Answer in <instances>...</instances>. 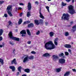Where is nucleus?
Here are the masks:
<instances>
[{"label":"nucleus","instance_id":"obj_1","mask_svg":"<svg viewBox=\"0 0 76 76\" xmlns=\"http://www.w3.org/2000/svg\"><path fill=\"white\" fill-rule=\"evenodd\" d=\"M45 47L47 50H53L56 48V46L51 41L48 42L45 44Z\"/></svg>","mask_w":76,"mask_h":76},{"label":"nucleus","instance_id":"obj_2","mask_svg":"<svg viewBox=\"0 0 76 76\" xmlns=\"http://www.w3.org/2000/svg\"><path fill=\"white\" fill-rule=\"evenodd\" d=\"M25 58L23 60V62L25 63L28 61V59L30 60H32L34 59V56H31L29 57L28 55H26L25 56Z\"/></svg>","mask_w":76,"mask_h":76},{"label":"nucleus","instance_id":"obj_3","mask_svg":"<svg viewBox=\"0 0 76 76\" xmlns=\"http://www.w3.org/2000/svg\"><path fill=\"white\" fill-rule=\"evenodd\" d=\"M12 5H9L7 8V10H8L7 11V13L9 14V15H10V16H11V17L13 16V15H12V14L11 12L10 11L12 10Z\"/></svg>","mask_w":76,"mask_h":76},{"label":"nucleus","instance_id":"obj_4","mask_svg":"<svg viewBox=\"0 0 76 76\" xmlns=\"http://www.w3.org/2000/svg\"><path fill=\"white\" fill-rule=\"evenodd\" d=\"M9 37L11 39H14V40H15V41H19V38L14 37H13V35H12V32L10 31L9 34Z\"/></svg>","mask_w":76,"mask_h":76},{"label":"nucleus","instance_id":"obj_5","mask_svg":"<svg viewBox=\"0 0 76 76\" xmlns=\"http://www.w3.org/2000/svg\"><path fill=\"white\" fill-rule=\"evenodd\" d=\"M69 9V12L71 14H73L75 13V10L73 9V7L72 5H70L68 7Z\"/></svg>","mask_w":76,"mask_h":76},{"label":"nucleus","instance_id":"obj_6","mask_svg":"<svg viewBox=\"0 0 76 76\" xmlns=\"http://www.w3.org/2000/svg\"><path fill=\"white\" fill-rule=\"evenodd\" d=\"M69 15L68 14H64L62 17V19L64 20H68L69 19Z\"/></svg>","mask_w":76,"mask_h":76},{"label":"nucleus","instance_id":"obj_7","mask_svg":"<svg viewBox=\"0 0 76 76\" xmlns=\"http://www.w3.org/2000/svg\"><path fill=\"white\" fill-rule=\"evenodd\" d=\"M3 32V30L2 29H1L0 30V36H1V35H2ZM2 39L3 38H2V37H0V41H1V40H2Z\"/></svg>","mask_w":76,"mask_h":76},{"label":"nucleus","instance_id":"obj_8","mask_svg":"<svg viewBox=\"0 0 76 76\" xmlns=\"http://www.w3.org/2000/svg\"><path fill=\"white\" fill-rule=\"evenodd\" d=\"M58 38H56L54 40V43L55 45H58Z\"/></svg>","mask_w":76,"mask_h":76},{"label":"nucleus","instance_id":"obj_9","mask_svg":"<svg viewBox=\"0 0 76 76\" xmlns=\"http://www.w3.org/2000/svg\"><path fill=\"white\" fill-rule=\"evenodd\" d=\"M52 58L54 61H56L58 58V56L56 55H53L52 56Z\"/></svg>","mask_w":76,"mask_h":76},{"label":"nucleus","instance_id":"obj_10","mask_svg":"<svg viewBox=\"0 0 76 76\" xmlns=\"http://www.w3.org/2000/svg\"><path fill=\"white\" fill-rule=\"evenodd\" d=\"M59 62L60 63H65V60L64 59L61 58L59 59Z\"/></svg>","mask_w":76,"mask_h":76},{"label":"nucleus","instance_id":"obj_11","mask_svg":"<svg viewBox=\"0 0 76 76\" xmlns=\"http://www.w3.org/2000/svg\"><path fill=\"white\" fill-rule=\"evenodd\" d=\"M28 10H30L31 9V3L29 2L28 3Z\"/></svg>","mask_w":76,"mask_h":76},{"label":"nucleus","instance_id":"obj_12","mask_svg":"<svg viewBox=\"0 0 76 76\" xmlns=\"http://www.w3.org/2000/svg\"><path fill=\"white\" fill-rule=\"evenodd\" d=\"M10 68L12 69V72L15 71V70H16V68H15V67L14 66H10Z\"/></svg>","mask_w":76,"mask_h":76},{"label":"nucleus","instance_id":"obj_13","mask_svg":"<svg viewBox=\"0 0 76 76\" xmlns=\"http://www.w3.org/2000/svg\"><path fill=\"white\" fill-rule=\"evenodd\" d=\"M64 47L66 48H71V45H67V44L65 45Z\"/></svg>","mask_w":76,"mask_h":76},{"label":"nucleus","instance_id":"obj_14","mask_svg":"<svg viewBox=\"0 0 76 76\" xmlns=\"http://www.w3.org/2000/svg\"><path fill=\"white\" fill-rule=\"evenodd\" d=\"M34 22L35 23L36 25H39V21L38 20H34Z\"/></svg>","mask_w":76,"mask_h":76},{"label":"nucleus","instance_id":"obj_15","mask_svg":"<svg viewBox=\"0 0 76 76\" xmlns=\"http://www.w3.org/2000/svg\"><path fill=\"white\" fill-rule=\"evenodd\" d=\"M12 64H17L15 59H14L12 61Z\"/></svg>","mask_w":76,"mask_h":76},{"label":"nucleus","instance_id":"obj_16","mask_svg":"<svg viewBox=\"0 0 76 76\" xmlns=\"http://www.w3.org/2000/svg\"><path fill=\"white\" fill-rule=\"evenodd\" d=\"M21 34H26V31L25 30H22L20 32Z\"/></svg>","mask_w":76,"mask_h":76},{"label":"nucleus","instance_id":"obj_17","mask_svg":"<svg viewBox=\"0 0 76 76\" xmlns=\"http://www.w3.org/2000/svg\"><path fill=\"white\" fill-rule=\"evenodd\" d=\"M4 63V62H3V60L0 58V66H1V64H3Z\"/></svg>","mask_w":76,"mask_h":76},{"label":"nucleus","instance_id":"obj_18","mask_svg":"<svg viewBox=\"0 0 76 76\" xmlns=\"http://www.w3.org/2000/svg\"><path fill=\"white\" fill-rule=\"evenodd\" d=\"M34 26V24L32 23L29 24L28 25V28H31V27H33Z\"/></svg>","mask_w":76,"mask_h":76},{"label":"nucleus","instance_id":"obj_19","mask_svg":"<svg viewBox=\"0 0 76 76\" xmlns=\"http://www.w3.org/2000/svg\"><path fill=\"white\" fill-rule=\"evenodd\" d=\"M55 70L56 72H58L60 71H61V69L60 68H58V69H55Z\"/></svg>","mask_w":76,"mask_h":76},{"label":"nucleus","instance_id":"obj_20","mask_svg":"<svg viewBox=\"0 0 76 76\" xmlns=\"http://www.w3.org/2000/svg\"><path fill=\"white\" fill-rule=\"evenodd\" d=\"M70 75V72H66L64 75V76H69Z\"/></svg>","mask_w":76,"mask_h":76},{"label":"nucleus","instance_id":"obj_21","mask_svg":"<svg viewBox=\"0 0 76 76\" xmlns=\"http://www.w3.org/2000/svg\"><path fill=\"white\" fill-rule=\"evenodd\" d=\"M40 13V17L41 18H42V19H44V16L42 15V14L41 13V12L40 11L39 12Z\"/></svg>","mask_w":76,"mask_h":76},{"label":"nucleus","instance_id":"obj_22","mask_svg":"<svg viewBox=\"0 0 76 76\" xmlns=\"http://www.w3.org/2000/svg\"><path fill=\"white\" fill-rule=\"evenodd\" d=\"M50 56V54L48 53H47L44 54L43 56L44 57H48V56Z\"/></svg>","mask_w":76,"mask_h":76},{"label":"nucleus","instance_id":"obj_23","mask_svg":"<svg viewBox=\"0 0 76 76\" xmlns=\"http://www.w3.org/2000/svg\"><path fill=\"white\" fill-rule=\"evenodd\" d=\"M22 20L21 19H20L19 21L18 22L19 25L21 24V23H22Z\"/></svg>","mask_w":76,"mask_h":76},{"label":"nucleus","instance_id":"obj_24","mask_svg":"<svg viewBox=\"0 0 76 76\" xmlns=\"http://www.w3.org/2000/svg\"><path fill=\"white\" fill-rule=\"evenodd\" d=\"M50 37H53L54 35V33L53 32H51L49 33Z\"/></svg>","mask_w":76,"mask_h":76},{"label":"nucleus","instance_id":"obj_25","mask_svg":"<svg viewBox=\"0 0 76 76\" xmlns=\"http://www.w3.org/2000/svg\"><path fill=\"white\" fill-rule=\"evenodd\" d=\"M31 22V21H25L24 22V24H28V23H29Z\"/></svg>","mask_w":76,"mask_h":76},{"label":"nucleus","instance_id":"obj_26","mask_svg":"<svg viewBox=\"0 0 76 76\" xmlns=\"http://www.w3.org/2000/svg\"><path fill=\"white\" fill-rule=\"evenodd\" d=\"M25 71L26 72H27V73H29V72H30V70L29 69H25Z\"/></svg>","mask_w":76,"mask_h":76},{"label":"nucleus","instance_id":"obj_27","mask_svg":"<svg viewBox=\"0 0 76 76\" xmlns=\"http://www.w3.org/2000/svg\"><path fill=\"white\" fill-rule=\"evenodd\" d=\"M8 23H9V25L8 26H7L8 27H9L10 26H11V25H12V22H10V21H9L8 22Z\"/></svg>","mask_w":76,"mask_h":76},{"label":"nucleus","instance_id":"obj_28","mask_svg":"<svg viewBox=\"0 0 76 76\" xmlns=\"http://www.w3.org/2000/svg\"><path fill=\"white\" fill-rule=\"evenodd\" d=\"M30 12H27V17H29V16H31V15L30 14Z\"/></svg>","mask_w":76,"mask_h":76},{"label":"nucleus","instance_id":"obj_29","mask_svg":"<svg viewBox=\"0 0 76 76\" xmlns=\"http://www.w3.org/2000/svg\"><path fill=\"white\" fill-rule=\"evenodd\" d=\"M27 32L28 35H31V33H30V31H29V30L27 29Z\"/></svg>","mask_w":76,"mask_h":76},{"label":"nucleus","instance_id":"obj_30","mask_svg":"<svg viewBox=\"0 0 76 76\" xmlns=\"http://www.w3.org/2000/svg\"><path fill=\"white\" fill-rule=\"evenodd\" d=\"M46 8L47 9L48 12H50V10H49L50 7H49L47 6L46 7Z\"/></svg>","mask_w":76,"mask_h":76},{"label":"nucleus","instance_id":"obj_31","mask_svg":"<svg viewBox=\"0 0 76 76\" xmlns=\"http://www.w3.org/2000/svg\"><path fill=\"white\" fill-rule=\"evenodd\" d=\"M22 69V67L21 66H19L18 68V70L20 72H21V70L20 69Z\"/></svg>","mask_w":76,"mask_h":76},{"label":"nucleus","instance_id":"obj_32","mask_svg":"<svg viewBox=\"0 0 76 76\" xmlns=\"http://www.w3.org/2000/svg\"><path fill=\"white\" fill-rule=\"evenodd\" d=\"M62 4L63 6H66V4L64 3L63 2H62Z\"/></svg>","mask_w":76,"mask_h":76},{"label":"nucleus","instance_id":"obj_33","mask_svg":"<svg viewBox=\"0 0 76 76\" xmlns=\"http://www.w3.org/2000/svg\"><path fill=\"white\" fill-rule=\"evenodd\" d=\"M65 36H66V37L67 36H68L69 35V33L68 32H66L65 33Z\"/></svg>","mask_w":76,"mask_h":76},{"label":"nucleus","instance_id":"obj_34","mask_svg":"<svg viewBox=\"0 0 76 76\" xmlns=\"http://www.w3.org/2000/svg\"><path fill=\"white\" fill-rule=\"evenodd\" d=\"M31 53L34 54H36V52L34 51H32Z\"/></svg>","mask_w":76,"mask_h":76},{"label":"nucleus","instance_id":"obj_35","mask_svg":"<svg viewBox=\"0 0 76 76\" xmlns=\"http://www.w3.org/2000/svg\"><path fill=\"white\" fill-rule=\"evenodd\" d=\"M64 55V54H63V53H61V54H59V56L61 57V56H63Z\"/></svg>","mask_w":76,"mask_h":76},{"label":"nucleus","instance_id":"obj_36","mask_svg":"<svg viewBox=\"0 0 76 76\" xmlns=\"http://www.w3.org/2000/svg\"><path fill=\"white\" fill-rule=\"evenodd\" d=\"M39 21L40 22V23H43V20L41 19H40L39 20Z\"/></svg>","mask_w":76,"mask_h":76},{"label":"nucleus","instance_id":"obj_37","mask_svg":"<svg viewBox=\"0 0 76 76\" xmlns=\"http://www.w3.org/2000/svg\"><path fill=\"white\" fill-rule=\"evenodd\" d=\"M65 54L66 56H68V55H69V53L68 52H65Z\"/></svg>","mask_w":76,"mask_h":76},{"label":"nucleus","instance_id":"obj_38","mask_svg":"<svg viewBox=\"0 0 76 76\" xmlns=\"http://www.w3.org/2000/svg\"><path fill=\"white\" fill-rule=\"evenodd\" d=\"M3 47H4V45H0V48H2Z\"/></svg>","mask_w":76,"mask_h":76},{"label":"nucleus","instance_id":"obj_39","mask_svg":"<svg viewBox=\"0 0 76 76\" xmlns=\"http://www.w3.org/2000/svg\"><path fill=\"white\" fill-rule=\"evenodd\" d=\"M45 25L46 26H47L48 25V22H45Z\"/></svg>","mask_w":76,"mask_h":76},{"label":"nucleus","instance_id":"obj_40","mask_svg":"<svg viewBox=\"0 0 76 76\" xmlns=\"http://www.w3.org/2000/svg\"><path fill=\"white\" fill-rule=\"evenodd\" d=\"M40 33V32H39V31H38V32H37L36 34L39 35V34Z\"/></svg>","mask_w":76,"mask_h":76},{"label":"nucleus","instance_id":"obj_41","mask_svg":"<svg viewBox=\"0 0 76 76\" xmlns=\"http://www.w3.org/2000/svg\"><path fill=\"white\" fill-rule=\"evenodd\" d=\"M4 16L5 18H7V14H4Z\"/></svg>","mask_w":76,"mask_h":76},{"label":"nucleus","instance_id":"obj_42","mask_svg":"<svg viewBox=\"0 0 76 76\" xmlns=\"http://www.w3.org/2000/svg\"><path fill=\"white\" fill-rule=\"evenodd\" d=\"M4 3V1H0V4H3Z\"/></svg>","mask_w":76,"mask_h":76},{"label":"nucleus","instance_id":"obj_43","mask_svg":"<svg viewBox=\"0 0 76 76\" xmlns=\"http://www.w3.org/2000/svg\"><path fill=\"white\" fill-rule=\"evenodd\" d=\"M19 5H20V6H23V4L22 3H20L19 4Z\"/></svg>","mask_w":76,"mask_h":76},{"label":"nucleus","instance_id":"obj_44","mask_svg":"<svg viewBox=\"0 0 76 76\" xmlns=\"http://www.w3.org/2000/svg\"><path fill=\"white\" fill-rule=\"evenodd\" d=\"M22 8L20 7H19L18 8V10H22Z\"/></svg>","mask_w":76,"mask_h":76},{"label":"nucleus","instance_id":"obj_45","mask_svg":"<svg viewBox=\"0 0 76 76\" xmlns=\"http://www.w3.org/2000/svg\"><path fill=\"white\" fill-rule=\"evenodd\" d=\"M31 43V41H28L27 42V44H30Z\"/></svg>","mask_w":76,"mask_h":76},{"label":"nucleus","instance_id":"obj_46","mask_svg":"<svg viewBox=\"0 0 76 76\" xmlns=\"http://www.w3.org/2000/svg\"><path fill=\"white\" fill-rule=\"evenodd\" d=\"M68 51L69 53H71V50H70V49H68Z\"/></svg>","mask_w":76,"mask_h":76},{"label":"nucleus","instance_id":"obj_47","mask_svg":"<svg viewBox=\"0 0 76 76\" xmlns=\"http://www.w3.org/2000/svg\"><path fill=\"white\" fill-rule=\"evenodd\" d=\"M72 70L73 72H76V69H72Z\"/></svg>","mask_w":76,"mask_h":76},{"label":"nucleus","instance_id":"obj_48","mask_svg":"<svg viewBox=\"0 0 76 76\" xmlns=\"http://www.w3.org/2000/svg\"><path fill=\"white\" fill-rule=\"evenodd\" d=\"M35 4H38V1H36L35 2Z\"/></svg>","mask_w":76,"mask_h":76},{"label":"nucleus","instance_id":"obj_49","mask_svg":"<svg viewBox=\"0 0 76 76\" xmlns=\"http://www.w3.org/2000/svg\"><path fill=\"white\" fill-rule=\"evenodd\" d=\"M73 21L71 22L70 23V25H72V24H73Z\"/></svg>","mask_w":76,"mask_h":76},{"label":"nucleus","instance_id":"obj_50","mask_svg":"<svg viewBox=\"0 0 76 76\" xmlns=\"http://www.w3.org/2000/svg\"><path fill=\"white\" fill-rule=\"evenodd\" d=\"M23 15V14L22 13H21L20 14V16H22V15Z\"/></svg>","mask_w":76,"mask_h":76},{"label":"nucleus","instance_id":"obj_51","mask_svg":"<svg viewBox=\"0 0 76 76\" xmlns=\"http://www.w3.org/2000/svg\"><path fill=\"white\" fill-rule=\"evenodd\" d=\"M66 1L67 2H69V1H70V0H66Z\"/></svg>","mask_w":76,"mask_h":76},{"label":"nucleus","instance_id":"obj_52","mask_svg":"<svg viewBox=\"0 0 76 76\" xmlns=\"http://www.w3.org/2000/svg\"><path fill=\"white\" fill-rule=\"evenodd\" d=\"M10 42V44H11V45H12V43L10 42Z\"/></svg>","mask_w":76,"mask_h":76},{"label":"nucleus","instance_id":"obj_53","mask_svg":"<svg viewBox=\"0 0 76 76\" xmlns=\"http://www.w3.org/2000/svg\"><path fill=\"white\" fill-rule=\"evenodd\" d=\"M22 76H26V75H22Z\"/></svg>","mask_w":76,"mask_h":76},{"label":"nucleus","instance_id":"obj_54","mask_svg":"<svg viewBox=\"0 0 76 76\" xmlns=\"http://www.w3.org/2000/svg\"><path fill=\"white\" fill-rule=\"evenodd\" d=\"M22 37H25V35L23 34L22 35Z\"/></svg>","mask_w":76,"mask_h":76},{"label":"nucleus","instance_id":"obj_55","mask_svg":"<svg viewBox=\"0 0 76 76\" xmlns=\"http://www.w3.org/2000/svg\"><path fill=\"white\" fill-rule=\"evenodd\" d=\"M72 3H74V0H72Z\"/></svg>","mask_w":76,"mask_h":76},{"label":"nucleus","instance_id":"obj_56","mask_svg":"<svg viewBox=\"0 0 76 76\" xmlns=\"http://www.w3.org/2000/svg\"><path fill=\"white\" fill-rule=\"evenodd\" d=\"M17 74H18V75H19V73L18 72Z\"/></svg>","mask_w":76,"mask_h":76},{"label":"nucleus","instance_id":"obj_57","mask_svg":"<svg viewBox=\"0 0 76 76\" xmlns=\"http://www.w3.org/2000/svg\"><path fill=\"white\" fill-rule=\"evenodd\" d=\"M15 51V50H14V51H13V53H14V51Z\"/></svg>","mask_w":76,"mask_h":76},{"label":"nucleus","instance_id":"obj_58","mask_svg":"<svg viewBox=\"0 0 76 76\" xmlns=\"http://www.w3.org/2000/svg\"><path fill=\"white\" fill-rule=\"evenodd\" d=\"M48 1H51V0H48Z\"/></svg>","mask_w":76,"mask_h":76},{"label":"nucleus","instance_id":"obj_59","mask_svg":"<svg viewBox=\"0 0 76 76\" xmlns=\"http://www.w3.org/2000/svg\"><path fill=\"white\" fill-rule=\"evenodd\" d=\"M63 58H64V56Z\"/></svg>","mask_w":76,"mask_h":76}]
</instances>
